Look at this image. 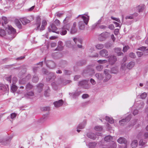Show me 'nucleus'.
I'll list each match as a JSON object with an SVG mask.
<instances>
[{"mask_svg": "<svg viewBox=\"0 0 148 148\" xmlns=\"http://www.w3.org/2000/svg\"><path fill=\"white\" fill-rule=\"evenodd\" d=\"M66 46L68 47H70L71 46V42L70 41H66Z\"/></svg>", "mask_w": 148, "mask_h": 148, "instance_id": "nucleus-50", "label": "nucleus"}, {"mask_svg": "<svg viewBox=\"0 0 148 148\" xmlns=\"http://www.w3.org/2000/svg\"><path fill=\"white\" fill-rule=\"evenodd\" d=\"M86 122H84L79 124L78 125L77 127V131L78 132H80V130L79 129H83L86 125Z\"/></svg>", "mask_w": 148, "mask_h": 148, "instance_id": "nucleus-15", "label": "nucleus"}, {"mask_svg": "<svg viewBox=\"0 0 148 148\" xmlns=\"http://www.w3.org/2000/svg\"><path fill=\"white\" fill-rule=\"evenodd\" d=\"M2 20L4 21L5 24H7L8 21L7 18L5 17H2Z\"/></svg>", "mask_w": 148, "mask_h": 148, "instance_id": "nucleus-46", "label": "nucleus"}, {"mask_svg": "<svg viewBox=\"0 0 148 148\" xmlns=\"http://www.w3.org/2000/svg\"><path fill=\"white\" fill-rule=\"evenodd\" d=\"M78 26L80 29L82 30L84 29L85 25L82 21H80L78 23Z\"/></svg>", "mask_w": 148, "mask_h": 148, "instance_id": "nucleus-23", "label": "nucleus"}, {"mask_svg": "<svg viewBox=\"0 0 148 148\" xmlns=\"http://www.w3.org/2000/svg\"><path fill=\"white\" fill-rule=\"evenodd\" d=\"M138 14L137 13L134 14L133 15H131L130 16H128L126 17V19H132L134 18L133 16H137Z\"/></svg>", "mask_w": 148, "mask_h": 148, "instance_id": "nucleus-29", "label": "nucleus"}, {"mask_svg": "<svg viewBox=\"0 0 148 148\" xmlns=\"http://www.w3.org/2000/svg\"><path fill=\"white\" fill-rule=\"evenodd\" d=\"M106 120L110 123H114V120L111 117L106 116Z\"/></svg>", "mask_w": 148, "mask_h": 148, "instance_id": "nucleus-26", "label": "nucleus"}, {"mask_svg": "<svg viewBox=\"0 0 148 148\" xmlns=\"http://www.w3.org/2000/svg\"><path fill=\"white\" fill-rule=\"evenodd\" d=\"M63 48V44L61 41H59L58 42V46L57 48L55 50V51L58 50L61 51L62 50Z\"/></svg>", "mask_w": 148, "mask_h": 148, "instance_id": "nucleus-9", "label": "nucleus"}, {"mask_svg": "<svg viewBox=\"0 0 148 148\" xmlns=\"http://www.w3.org/2000/svg\"><path fill=\"white\" fill-rule=\"evenodd\" d=\"M117 142L119 144L124 143L126 144L127 143V140L126 139L123 137H120L117 140Z\"/></svg>", "mask_w": 148, "mask_h": 148, "instance_id": "nucleus-14", "label": "nucleus"}, {"mask_svg": "<svg viewBox=\"0 0 148 148\" xmlns=\"http://www.w3.org/2000/svg\"><path fill=\"white\" fill-rule=\"evenodd\" d=\"M108 28L110 29H113L114 28V27L113 25L111 24L109 25Z\"/></svg>", "mask_w": 148, "mask_h": 148, "instance_id": "nucleus-63", "label": "nucleus"}, {"mask_svg": "<svg viewBox=\"0 0 148 148\" xmlns=\"http://www.w3.org/2000/svg\"><path fill=\"white\" fill-rule=\"evenodd\" d=\"M16 116V114L15 113H12L11 114L10 116L12 119L15 118Z\"/></svg>", "mask_w": 148, "mask_h": 148, "instance_id": "nucleus-56", "label": "nucleus"}, {"mask_svg": "<svg viewBox=\"0 0 148 148\" xmlns=\"http://www.w3.org/2000/svg\"><path fill=\"white\" fill-rule=\"evenodd\" d=\"M32 87V86L29 83L26 86V88L27 90L31 89Z\"/></svg>", "mask_w": 148, "mask_h": 148, "instance_id": "nucleus-38", "label": "nucleus"}, {"mask_svg": "<svg viewBox=\"0 0 148 148\" xmlns=\"http://www.w3.org/2000/svg\"><path fill=\"white\" fill-rule=\"evenodd\" d=\"M46 63L47 66L50 69H53L56 67L55 63L52 61L49 60L46 62Z\"/></svg>", "mask_w": 148, "mask_h": 148, "instance_id": "nucleus-7", "label": "nucleus"}, {"mask_svg": "<svg viewBox=\"0 0 148 148\" xmlns=\"http://www.w3.org/2000/svg\"><path fill=\"white\" fill-rule=\"evenodd\" d=\"M112 136L108 135L105 137L104 140L106 141H110L112 140Z\"/></svg>", "mask_w": 148, "mask_h": 148, "instance_id": "nucleus-28", "label": "nucleus"}, {"mask_svg": "<svg viewBox=\"0 0 148 148\" xmlns=\"http://www.w3.org/2000/svg\"><path fill=\"white\" fill-rule=\"evenodd\" d=\"M48 29L49 32H52L57 34H59V32H56L57 29V28L54 24H52L50 25L48 28Z\"/></svg>", "mask_w": 148, "mask_h": 148, "instance_id": "nucleus-4", "label": "nucleus"}, {"mask_svg": "<svg viewBox=\"0 0 148 148\" xmlns=\"http://www.w3.org/2000/svg\"><path fill=\"white\" fill-rule=\"evenodd\" d=\"M34 95V93L32 91H29L27 92L26 95L27 96H32Z\"/></svg>", "mask_w": 148, "mask_h": 148, "instance_id": "nucleus-40", "label": "nucleus"}, {"mask_svg": "<svg viewBox=\"0 0 148 148\" xmlns=\"http://www.w3.org/2000/svg\"><path fill=\"white\" fill-rule=\"evenodd\" d=\"M116 147V144L113 142L112 143V145L110 146V147L109 148H115Z\"/></svg>", "mask_w": 148, "mask_h": 148, "instance_id": "nucleus-53", "label": "nucleus"}, {"mask_svg": "<svg viewBox=\"0 0 148 148\" xmlns=\"http://www.w3.org/2000/svg\"><path fill=\"white\" fill-rule=\"evenodd\" d=\"M38 77H34L32 81L33 82H38Z\"/></svg>", "mask_w": 148, "mask_h": 148, "instance_id": "nucleus-55", "label": "nucleus"}, {"mask_svg": "<svg viewBox=\"0 0 148 148\" xmlns=\"http://www.w3.org/2000/svg\"><path fill=\"white\" fill-rule=\"evenodd\" d=\"M130 56L132 58H134L136 57V56L135 54L132 52L129 54Z\"/></svg>", "mask_w": 148, "mask_h": 148, "instance_id": "nucleus-52", "label": "nucleus"}, {"mask_svg": "<svg viewBox=\"0 0 148 148\" xmlns=\"http://www.w3.org/2000/svg\"><path fill=\"white\" fill-rule=\"evenodd\" d=\"M8 87V85H5L4 84L0 83V90L5 91L7 90Z\"/></svg>", "mask_w": 148, "mask_h": 148, "instance_id": "nucleus-17", "label": "nucleus"}, {"mask_svg": "<svg viewBox=\"0 0 148 148\" xmlns=\"http://www.w3.org/2000/svg\"><path fill=\"white\" fill-rule=\"evenodd\" d=\"M126 68L125 63H123L121 64V69L123 70H125Z\"/></svg>", "mask_w": 148, "mask_h": 148, "instance_id": "nucleus-41", "label": "nucleus"}, {"mask_svg": "<svg viewBox=\"0 0 148 148\" xmlns=\"http://www.w3.org/2000/svg\"><path fill=\"white\" fill-rule=\"evenodd\" d=\"M54 23L57 26H58L60 25V21L57 19L55 20L54 21Z\"/></svg>", "mask_w": 148, "mask_h": 148, "instance_id": "nucleus-44", "label": "nucleus"}, {"mask_svg": "<svg viewBox=\"0 0 148 148\" xmlns=\"http://www.w3.org/2000/svg\"><path fill=\"white\" fill-rule=\"evenodd\" d=\"M77 25V23L76 22H74L73 23V25H72L71 30V34H74L77 31V29L76 27Z\"/></svg>", "mask_w": 148, "mask_h": 148, "instance_id": "nucleus-11", "label": "nucleus"}, {"mask_svg": "<svg viewBox=\"0 0 148 148\" xmlns=\"http://www.w3.org/2000/svg\"><path fill=\"white\" fill-rule=\"evenodd\" d=\"M111 18L114 20H115V21H116L119 22V23H120L121 22V21L120 20V19H119V18H115L114 17H113V16H111Z\"/></svg>", "mask_w": 148, "mask_h": 148, "instance_id": "nucleus-48", "label": "nucleus"}, {"mask_svg": "<svg viewBox=\"0 0 148 148\" xmlns=\"http://www.w3.org/2000/svg\"><path fill=\"white\" fill-rule=\"evenodd\" d=\"M79 16H80L82 19L84 21V23H85L86 25H87L89 19V17L88 16L84 15H82L81 16L79 15Z\"/></svg>", "mask_w": 148, "mask_h": 148, "instance_id": "nucleus-13", "label": "nucleus"}, {"mask_svg": "<svg viewBox=\"0 0 148 148\" xmlns=\"http://www.w3.org/2000/svg\"><path fill=\"white\" fill-rule=\"evenodd\" d=\"M99 54L102 57H106L108 56V51L105 49H103L101 50L99 52Z\"/></svg>", "mask_w": 148, "mask_h": 148, "instance_id": "nucleus-8", "label": "nucleus"}, {"mask_svg": "<svg viewBox=\"0 0 148 148\" xmlns=\"http://www.w3.org/2000/svg\"><path fill=\"white\" fill-rule=\"evenodd\" d=\"M95 129L96 131H101L102 130V128L101 126H97L95 127Z\"/></svg>", "mask_w": 148, "mask_h": 148, "instance_id": "nucleus-35", "label": "nucleus"}, {"mask_svg": "<svg viewBox=\"0 0 148 148\" xmlns=\"http://www.w3.org/2000/svg\"><path fill=\"white\" fill-rule=\"evenodd\" d=\"M17 89V87L14 84H12L11 87V90L12 92H14Z\"/></svg>", "mask_w": 148, "mask_h": 148, "instance_id": "nucleus-25", "label": "nucleus"}, {"mask_svg": "<svg viewBox=\"0 0 148 148\" xmlns=\"http://www.w3.org/2000/svg\"><path fill=\"white\" fill-rule=\"evenodd\" d=\"M135 65V62H130L128 63L126 66V68L129 69H131Z\"/></svg>", "mask_w": 148, "mask_h": 148, "instance_id": "nucleus-16", "label": "nucleus"}, {"mask_svg": "<svg viewBox=\"0 0 148 148\" xmlns=\"http://www.w3.org/2000/svg\"><path fill=\"white\" fill-rule=\"evenodd\" d=\"M63 103V101L62 100H60L58 101H56L54 102L53 104L54 106L56 108H58L62 106Z\"/></svg>", "mask_w": 148, "mask_h": 148, "instance_id": "nucleus-10", "label": "nucleus"}, {"mask_svg": "<svg viewBox=\"0 0 148 148\" xmlns=\"http://www.w3.org/2000/svg\"><path fill=\"white\" fill-rule=\"evenodd\" d=\"M111 77V76L109 74L106 75L105 79H104V82H106Z\"/></svg>", "mask_w": 148, "mask_h": 148, "instance_id": "nucleus-31", "label": "nucleus"}, {"mask_svg": "<svg viewBox=\"0 0 148 148\" xmlns=\"http://www.w3.org/2000/svg\"><path fill=\"white\" fill-rule=\"evenodd\" d=\"M95 76L99 80H102L103 79L102 75L100 73H96Z\"/></svg>", "mask_w": 148, "mask_h": 148, "instance_id": "nucleus-20", "label": "nucleus"}, {"mask_svg": "<svg viewBox=\"0 0 148 148\" xmlns=\"http://www.w3.org/2000/svg\"><path fill=\"white\" fill-rule=\"evenodd\" d=\"M96 48L98 49H103L104 46L103 44H98L95 46Z\"/></svg>", "mask_w": 148, "mask_h": 148, "instance_id": "nucleus-30", "label": "nucleus"}, {"mask_svg": "<svg viewBox=\"0 0 148 148\" xmlns=\"http://www.w3.org/2000/svg\"><path fill=\"white\" fill-rule=\"evenodd\" d=\"M146 143V142H143V140L142 139H141L140 140L139 142V145H140L143 146L145 145V144Z\"/></svg>", "mask_w": 148, "mask_h": 148, "instance_id": "nucleus-43", "label": "nucleus"}, {"mask_svg": "<svg viewBox=\"0 0 148 148\" xmlns=\"http://www.w3.org/2000/svg\"><path fill=\"white\" fill-rule=\"evenodd\" d=\"M103 68V66L101 65H99L96 67V69L98 71H101Z\"/></svg>", "mask_w": 148, "mask_h": 148, "instance_id": "nucleus-33", "label": "nucleus"}, {"mask_svg": "<svg viewBox=\"0 0 148 148\" xmlns=\"http://www.w3.org/2000/svg\"><path fill=\"white\" fill-rule=\"evenodd\" d=\"M6 34L5 31L3 29L0 28V36H3Z\"/></svg>", "mask_w": 148, "mask_h": 148, "instance_id": "nucleus-32", "label": "nucleus"}, {"mask_svg": "<svg viewBox=\"0 0 148 148\" xmlns=\"http://www.w3.org/2000/svg\"><path fill=\"white\" fill-rule=\"evenodd\" d=\"M113 23H114L115 25V26H116V27H119V28H120V24L119 23H118L116 22H115V21H114L113 22Z\"/></svg>", "mask_w": 148, "mask_h": 148, "instance_id": "nucleus-64", "label": "nucleus"}, {"mask_svg": "<svg viewBox=\"0 0 148 148\" xmlns=\"http://www.w3.org/2000/svg\"><path fill=\"white\" fill-rule=\"evenodd\" d=\"M130 116H129L127 117L125 119H123L119 121V123L120 125H123L129 121L130 119Z\"/></svg>", "mask_w": 148, "mask_h": 148, "instance_id": "nucleus-6", "label": "nucleus"}, {"mask_svg": "<svg viewBox=\"0 0 148 148\" xmlns=\"http://www.w3.org/2000/svg\"><path fill=\"white\" fill-rule=\"evenodd\" d=\"M15 22L16 26L19 28H21L22 27V25L19 20L18 19L15 20Z\"/></svg>", "mask_w": 148, "mask_h": 148, "instance_id": "nucleus-24", "label": "nucleus"}, {"mask_svg": "<svg viewBox=\"0 0 148 148\" xmlns=\"http://www.w3.org/2000/svg\"><path fill=\"white\" fill-rule=\"evenodd\" d=\"M138 145V142L136 140H133L131 144V146L132 148L136 147Z\"/></svg>", "mask_w": 148, "mask_h": 148, "instance_id": "nucleus-21", "label": "nucleus"}, {"mask_svg": "<svg viewBox=\"0 0 148 148\" xmlns=\"http://www.w3.org/2000/svg\"><path fill=\"white\" fill-rule=\"evenodd\" d=\"M5 30L9 36V37L10 39H12L15 36L16 31L11 26L8 25L6 27Z\"/></svg>", "mask_w": 148, "mask_h": 148, "instance_id": "nucleus-2", "label": "nucleus"}, {"mask_svg": "<svg viewBox=\"0 0 148 148\" xmlns=\"http://www.w3.org/2000/svg\"><path fill=\"white\" fill-rule=\"evenodd\" d=\"M47 24V22L45 20H43L42 21V25H44L45 26Z\"/></svg>", "mask_w": 148, "mask_h": 148, "instance_id": "nucleus-61", "label": "nucleus"}, {"mask_svg": "<svg viewBox=\"0 0 148 148\" xmlns=\"http://www.w3.org/2000/svg\"><path fill=\"white\" fill-rule=\"evenodd\" d=\"M137 8L138 9V11L139 12H142L144 9V6H138L137 7Z\"/></svg>", "mask_w": 148, "mask_h": 148, "instance_id": "nucleus-36", "label": "nucleus"}, {"mask_svg": "<svg viewBox=\"0 0 148 148\" xmlns=\"http://www.w3.org/2000/svg\"><path fill=\"white\" fill-rule=\"evenodd\" d=\"M114 50L118 56L121 55L123 54V53L121 52V49L120 48H116Z\"/></svg>", "mask_w": 148, "mask_h": 148, "instance_id": "nucleus-22", "label": "nucleus"}, {"mask_svg": "<svg viewBox=\"0 0 148 148\" xmlns=\"http://www.w3.org/2000/svg\"><path fill=\"white\" fill-rule=\"evenodd\" d=\"M41 19L39 16L37 17V23L35 24L36 29L37 30L40 29L39 28L40 25Z\"/></svg>", "mask_w": 148, "mask_h": 148, "instance_id": "nucleus-12", "label": "nucleus"}, {"mask_svg": "<svg viewBox=\"0 0 148 148\" xmlns=\"http://www.w3.org/2000/svg\"><path fill=\"white\" fill-rule=\"evenodd\" d=\"M90 81L92 85H95L96 84V82L95 81V80L92 78H91L90 79Z\"/></svg>", "mask_w": 148, "mask_h": 148, "instance_id": "nucleus-57", "label": "nucleus"}, {"mask_svg": "<svg viewBox=\"0 0 148 148\" xmlns=\"http://www.w3.org/2000/svg\"><path fill=\"white\" fill-rule=\"evenodd\" d=\"M17 81V79L16 77H14L12 79V83L13 84H15Z\"/></svg>", "mask_w": 148, "mask_h": 148, "instance_id": "nucleus-49", "label": "nucleus"}, {"mask_svg": "<svg viewBox=\"0 0 148 148\" xmlns=\"http://www.w3.org/2000/svg\"><path fill=\"white\" fill-rule=\"evenodd\" d=\"M87 136L92 139H95L96 138V135L94 133H88L87 134Z\"/></svg>", "mask_w": 148, "mask_h": 148, "instance_id": "nucleus-18", "label": "nucleus"}, {"mask_svg": "<svg viewBox=\"0 0 148 148\" xmlns=\"http://www.w3.org/2000/svg\"><path fill=\"white\" fill-rule=\"evenodd\" d=\"M56 16L58 17H60L62 16L63 15L62 13H60L59 12H57L56 14Z\"/></svg>", "mask_w": 148, "mask_h": 148, "instance_id": "nucleus-54", "label": "nucleus"}, {"mask_svg": "<svg viewBox=\"0 0 148 148\" xmlns=\"http://www.w3.org/2000/svg\"><path fill=\"white\" fill-rule=\"evenodd\" d=\"M97 145V143L95 142L90 143L88 146L89 148H95Z\"/></svg>", "mask_w": 148, "mask_h": 148, "instance_id": "nucleus-27", "label": "nucleus"}, {"mask_svg": "<svg viewBox=\"0 0 148 148\" xmlns=\"http://www.w3.org/2000/svg\"><path fill=\"white\" fill-rule=\"evenodd\" d=\"M97 62L99 64H103L106 63L107 62V61L106 60H98Z\"/></svg>", "mask_w": 148, "mask_h": 148, "instance_id": "nucleus-34", "label": "nucleus"}, {"mask_svg": "<svg viewBox=\"0 0 148 148\" xmlns=\"http://www.w3.org/2000/svg\"><path fill=\"white\" fill-rule=\"evenodd\" d=\"M20 21L23 25H25L30 22L29 20L25 18H21Z\"/></svg>", "mask_w": 148, "mask_h": 148, "instance_id": "nucleus-19", "label": "nucleus"}, {"mask_svg": "<svg viewBox=\"0 0 148 148\" xmlns=\"http://www.w3.org/2000/svg\"><path fill=\"white\" fill-rule=\"evenodd\" d=\"M49 90H47V91H45V95L46 96H49Z\"/></svg>", "mask_w": 148, "mask_h": 148, "instance_id": "nucleus-58", "label": "nucleus"}, {"mask_svg": "<svg viewBox=\"0 0 148 148\" xmlns=\"http://www.w3.org/2000/svg\"><path fill=\"white\" fill-rule=\"evenodd\" d=\"M10 140H5L2 142V144L3 145H6L9 144L10 143Z\"/></svg>", "mask_w": 148, "mask_h": 148, "instance_id": "nucleus-39", "label": "nucleus"}, {"mask_svg": "<svg viewBox=\"0 0 148 148\" xmlns=\"http://www.w3.org/2000/svg\"><path fill=\"white\" fill-rule=\"evenodd\" d=\"M88 80H83L79 82L78 86H83L85 88L88 89L90 86L88 84Z\"/></svg>", "mask_w": 148, "mask_h": 148, "instance_id": "nucleus-3", "label": "nucleus"}, {"mask_svg": "<svg viewBox=\"0 0 148 148\" xmlns=\"http://www.w3.org/2000/svg\"><path fill=\"white\" fill-rule=\"evenodd\" d=\"M147 96V94L144 92L140 95V97L142 99H145Z\"/></svg>", "mask_w": 148, "mask_h": 148, "instance_id": "nucleus-37", "label": "nucleus"}, {"mask_svg": "<svg viewBox=\"0 0 148 148\" xmlns=\"http://www.w3.org/2000/svg\"><path fill=\"white\" fill-rule=\"evenodd\" d=\"M69 18L66 17L64 19L63 21V23L65 24L62 27L60 28V34L62 35H64L66 34L67 33L66 30H69L70 27V25L69 24H66V23L68 21Z\"/></svg>", "mask_w": 148, "mask_h": 148, "instance_id": "nucleus-1", "label": "nucleus"}, {"mask_svg": "<svg viewBox=\"0 0 148 148\" xmlns=\"http://www.w3.org/2000/svg\"><path fill=\"white\" fill-rule=\"evenodd\" d=\"M89 97L88 95L87 94H84L82 95V98L83 99H86Z\"/></svg>", "mask_w": 148, "mask_h": 148, "instance_id": "nucleus-60", "label": "nucleus"}, {"mask_svg": "<svg viewBox=\"0 0 148 148\" xmlns=\"http://www.w3.org/2000/svg\"><path fill=\"white\" fill-rule=\"evenodd\" d=\"M119 29H116L114 30V34L115 35H117L119 33Z\"/></svg>", "mask_w": 148, "mask_h": 148, "instance_id": "nucleus-62", "label": "nucleus"}, {"mask_svg": "<svg viewBox=\"0 0 148 148\" xmlns=\"http://www.w3.org/2000/svg\"><path fill=\"white\" fill-rule=\"evenodd\" d=\"M138 57H140L143 55V53L142 52H137Z\"/></svg>", "mask_w": 148, "mask_h": 148, "instance_id": "nucleus-59", "label": "nucleus"}, {"mask_svg": "<svg viewBox=\"0 0 148 148\" xmlns=\"http://www.w3.org/2000/svg\"><path fill=\"white\" fill-rule=\"evenodd\" d=\"M144 104L143 102H140V104L138 106L137 108L140 109L143 108L144 106Z\"/></svg>", "mask_w": 148, "mask_h": 148, "instance_id": "nucleus-42", "label": "nucleus"}, {"mask_svg": "<svg viewBox=\"0 0 148 148\" xmlns=\"http://www.w3.org/2000/svg\"><path fill=\"white\" fill-rule=\"evenodd\" d=\"M129 49V47L128 46H125L123 47V51L124 52H125L127 51V50Z\"/></svg>", "mask_w": 148, "mask_h": 148, "instance_id": "nucleus-47", "label": "nucleus"}, {"mask_svg": "<svg viewBox=\"0 0 148 148\" xmlns=\"http://www.w3.org/2000/svg\"><path fill=\"white\" fill-rule=\"evenodd\" d=\"M146 49V47H142L139 48L138 49L139 50H141L145 52V50Z\"/></svg>", "mask_w": 148, "mask_h": 148, "instance_id": "nucleus-51", "label": "nucleus"}, {"mask_svg": "<svg viewBox=\"0 0 148 148\" xmlns=\"http://www.w3.org/2000/svg\"><path fill=\"white\" fill-rule=\"evenodd\" d=\"M12 76L11 75H10L8 76L7 77H6V79L7 81H8L9 83H11V79Z\"/></svg>", "mask_w": 148, "mask_h": 148, "instance_id": "nucleus-45", "label": "nucleus"}, {"mask_svg": "<svg viewBox=\"0 0 148 148\" xmlns=\"http://www.w3.org/2000/svg\"><path fill=\"white\" fill-rule=\"evenodd\" d=\"M108 61L110 64L111 65L114 64L117 60L116 57L114 56H108Z\"/></svg>", "mask_w": 148, "mask_h": 148, "instance_id": "nucleus-5", "label": "nucleus"}]
</instances>
